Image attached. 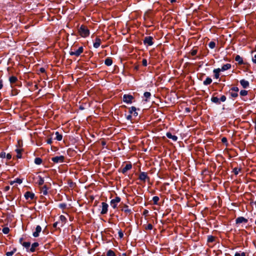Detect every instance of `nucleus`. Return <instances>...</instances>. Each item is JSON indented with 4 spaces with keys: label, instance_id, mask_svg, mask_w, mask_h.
<instances>
[{
    "label": "nucleus",
    "instance_id": "obj_1",
    "mask_svg": "<svg viewBox=\"0 0 256 256\" xmlns=\"http://www.w3.org/2000/svg\"><path fill=\"white\" fill-rule=\"evenodd\" d=\"M80 35L83 38H86L90 34V31L87 27L84 25H82L78 28Z\"/></svg>",
    "mask_w": 256,
    "mask_h": 256
},
{
    "label": "nucleus",
    "instance_id": "obj_2",
    "mask_svg": "<svg viewBox=\"0 0 256 256\" xmlns=\"http://www.w3.org/2000/svg\"><path fill=\"white\" fill-rule=\"evenodd\" d=\"M64 156H56L52 158V160L54 163H62L64 161Z\"/></svg>",
    "mask_w": 256,
    "mask_h": 256
},
{
    "label": "nucleus",
    "instance_id": "obj_3",
    "mask_svg": "<svg viewBox=\"0 0 256 256\" xmlns=\"http://www.w3.org/2000/svg\"><path fill=\"white\" fill-rule=\"evenodd\" d=\"M120 202V198L116 196L115 198L110 200V206L114 208H116L117 207L118 204Z\"/></svg>",
    "mask_w": 256,
    "mask_h": 256
},
{
    "label": "nucleus",
    "instance_id": "obj_4",
    "mask_svg": "<svg viewBox=\"0 0 256 256\" xmlns=\"http://www.w3.org/2000/svg\"><path fill=\"white\" fill-rule=\"evenodd\" d=\"M133 99V96L130 94H124L123 96V101L126 104H131Z\"/></svg>",
    "mask_w": 256,
    "mask_h": 256
},
{
    "label": "nucleus",
    "instance_id": "obj_5",
    "mask_svg": "<svg viewBox=\"0 0 256 256\" xmlns=\"http://www.w3.org/2000/svg\"><path fill=\"white\" fill-rule=\"evenodd\" d=\"M83 50H84V48H83V47L82 46H80V47L78 50H77L75 52H70V56H79L82 52H83Z\"/></svg>",
    "mask_w": 256,
    "mask_h": 256
},
{
    "label": "nucleus",
    "instance_id": "obj_6",
    "mask_svg": "<svg viewBox=\"0 0 256 256\" xmlns=\"http://www.w3.org/2000/svg\"><path fill=\"white\" fill-rule=\"evenodd\" d=\"M152 40V37L150 36H146L144 38V44H148V46H152L153 44Z\"/></svg>",
    "mask_w": 256,
    "mask_h": 256
},
{
    "label": "nucleus",
    "instance_id": "obj_7",
    "mask_svg": "<svg viewBox=\"0 0 256 256\" xmlns=\"http://www.w3.org/2000/svg\"><path fill=\"white\" fill-rule=\"evenodd\" d=\"M102 210L100 213L102 214H106L107 213L108 206L106 203L104 202H102Z\"/></svg>",
    "mask_w": 256,
    "mask_h": 256
},
{
    "label": "nucleus",
    "instance_id": "obj_8",
    "mask_svg": "<svg viewBox=\"0 0 256 256\" xmlns=\"http://www.w3.org/2000/svg\"><path fill=\"white\" fill-rule=\"evenodd\" d=\"M248 220L247 219H246V218H244V217H242V216L238 217L236 220V224H240L242 223H246L248 222Z\"/></svg>",
    "mask_w": 256,
    "mask_h": 256
},
{
    "label": "nucleus",
    "instance_id": "obj_9",
    "mask_svg": "<svg viewBox=\"0 0 256 256\" xmlns=\"http://www.w3.org/2000/svg\"><path fill=\"white\" fill-rule=\"evenodd\" d=\"M34 194L30 192H27L24 194V197L26 200H32L34 199Z\"/></svg>",
    "mask_w": 256,
    "mask_h": 256
},
{
    "label": "nucleus",
    "instance_id": "obj_10",
    "mask_svg": "<svg viewBox=\"0 0 256 256\" xmlns=\"http://www.w3.org/2000/svg\"><path fill=\"white\" fill-rule=\"evenodd\" d=\"M42 231V228L40 226H37L36 228V231L33 232L32 236L35 237L37 238L39 236L40 233Z\"/></svg>",
    "mask_w": 256,
    "mask_h": 256
},
{
    "label": "nucleus",
    "instance_id": "obj_11",
    "mask_svg": "<svg viewBox=\"0 0 256 256\" xmlns=\"http://www.w3.org/2000/svg\"><path fill=\"white\" fill-rule=\"evenodd\" d=\"M148 175L146 172H142L139 175V179L142 181H145L146 178H148Z\"/></svg>",
    "mask_w": 256,
    "mask_h": 256
},
{
    "label": "nucleus",
    "instance_id": "obj_12",
    "mask_svg": "<svg viewBox=\"0 0 256 256\" xmlns=\"http://www.w3.org/2000/svg\"><path fill=\"white\" fill-rule=\"evenodd\" d=\"M240 82L242 86L244 88H247L249 86V82L244 79L240 80Z\"/></svg>",
    "mask_w": 256,
    "mask_h": 256
},
{
    "label": "nucleus",
    "instance_id": "obj_13",
    "mask_svg": "<svg viewBox=\"0 0 256 256\" xmlns=\"http://www.w3.org/2000/svg\"><path fill=\"white\" fill-rule=\"evenodd\" d=\"M100 39L98 38H96L95 42L94 43V47L96 48H98L100 46Z\"/></svg>",
    "mask_w": 256,
    "mask_h": 256
},
{
    "label": "nucleus",
    "instance_id": "obj_14",
    "mask_svg": "<svg viewBox=\"0 0 256 256\" xmlns=\"http://www.w3.org/2000/svg\"><path fill=\"white\" fill-rule=\"evenodd\" d=\"M132 168L131 164H126L125 166L122 168V172L123 174L126 173L128 170H130Z\"/></svg>",
    "mask_w": 256,
    "mask_h": 256
},
{
    "label": "nucleus",
    "instance_id": "obj_15",
    "mask_svg": "<svg viewBox=\"0 0 256 256\" xmlns=\"http://www.w3.org/2000/svg\"><path fill=\"white\" fill-rule=\"evenodd\" d=\"M166 136L168 138L172 139L174 141H176L178 140V137L176 136L172 135L170 132H167Z\"/></svg>",
    "mask_w": 256,
    "mask_h": 256
},
{
    "label": "nucleus",
    "instance_id": "obj_16",
    "mask_svg": "<svg viewBox=\"0 0 256 256\" xmlns=\"http://www.w3.org/2000/svg\"><path fill=\"white\" fill-rule=\"evenodd\" d=\"M235 60L239 64H244L242 58L239 55L236 56Z\"/></svg>",
    "mask_w": 256,
    "mask_h": 256
},
{
    "label": "nucleus",
    "instance_id": "obj_17",
    "mask_svg": "<svg viewBox=\"0 0 256 256\" xmlns=\"http://www.w3.org/2000/svg\"><path fill=\"white\" fill-rule=\"evenodd\" d=\"M39 244L38 242H34L32 244V246L31 248H30V251L31 252H35L36 250V247H38V246Z\"/></svg>",
    "mask_w": 256,
    "mask_h": 256
},
{
    "label": "nucleus",
    "instance_id": "obj_18",
    "mask_svg": "<svg viewBox=\"0 0 256 256\" xmlns=\"http://www.w3.org/2000/svg\"><path fill=\"white\" fill-rule=\"evenodd\" d=\"M231 68V64H226L222 66V68H220L221 71H225L230 69Z\"/></svg>",
    "mask_w": 256,
    "mask_h": 256
},
{
    "label": "nucleus",
    "instance_id": "obj_19",
    "mask_svg": "<svg viewBox=\"0 0 256 256\" xmlns=\"http://www.w3.org/2000/svg\"><path fill=\"white\" fill-rule=\"evenodd\" d=\"M211 100L212 102L217 104H220V99L216 96H212L211 98Z\"/></svg>",
    "mask_w": 256,
    "mask_h": 256
},
{
    "label": "nucleus",
    "instance_id": "obj_20",
    "mask_svg": "<svg viewBox=\"0 0 256 256\" xmlns=\"http://www.w3.org/2000/svg\"><path fill=\"white\" fill-rule=\"evenodd\" d=\"M48 188L46 186H43L41 188V193L44 195H46L48 194Z\"/></svg>",
    "mask_w": 256,
    "mask_h": 256
},
{
    "label": "nucleus",
    "instance_id": "obj_21",
    "mask_svg": "<svg viewBox=\"0 0 256 256\" xmlns=\"http://www.w3.org/2000/svg\"><path fill=\"white\" fill-rule=\"evenodd\" d=\"M122 210L126 214H130L131 212V210L128 208L127 205H124L122 208Z\"/></svg>",
    "mask_w": 256,
    "mask_h": 256
},
{
    "label": "nucleus",
    "instance_id": "obj_22",
    "mask_svg": "<svg viewBox=\"0 0 256 256\" xmlns=\"http://www.w3.org/2000/svg\"><path fill=\"white\" fill-rule=\"evenodd\" d=\"M104 64L107 66H110L112 64V60L110 58H108L105 60Z\"/></svg>",
    "mask_w": 256,
    "mask_h": 256
},
{
    "label": "nucleus",
    "instance_id": "obj_23",
    "mask_svg": "<svg viewBox=\"0 0 256 256\" xmlns=\"http://www.w3.org/2000/svg\"><path fill=\"white\" fill-rule=\"evenodd\" d=\"M9 81L11 84H14L18 81V78L15 76H12L9 78Z\"/></svg>",
    "mask_w": 256,
    "mask_h": 256
},
{
    "label": "nucleus",
    "instance_id": "obj_24",
    "mask_svg": "<svg viewBox=\"0 0 256 256\" xmlns=\"http://www.w3.org/2000/svg\"><path fill=\"white\" fill-rule=\"evenodd\" d=\"M212 82V80L211 78L208 77L203 82L204 84L207 86L210 84Z\"/></svg>",
    "mask_w": 256,
    "mask_h": 256
},
{
    "label": "nucleus",
    "instance_id": "obj_25",
    "mask_svg": "<svg viewBox=\"0 0 256 256\" xmlns=\"http://www.w3.org/2000/svg\"><path fill=\"white\" fill-rule=\"evenodd\" d=\"M220 68H216V69H214V77L216 78H219V76H220V74H219V73L220 72Z\"/></svg>",
    "mask_w": 256,
    "mask_h": 256
},
{
    "label": "nucleus",
    "instance_id": "obj_26",
    "mask_svg": "<svg viewBox=\"0 0 256 256\" xmlns=\"http://www.w3.org/2000/svg\"><path fill=\"white\" fill-rule=\"evenodd\" d=\"M56 139L58 141H60L62 138V136L58 132H56Z\"/></svg>",
    "mask_w": 256,
    "mask_h": 256
},
{
    "label": "nucleus",
    "instance_id": "obj_27",
    "mask_svg": "<svg viewBox=\"0 0 256 256\" xmlns=\"http://www.w3.org/2000/svg\"><path fill=\"white\" fill-rule=\"evenodd\" d=\"M16 248H14L12 250L11 252H8L6 253V256H12L14 254V252H16Z\"/></svg>",
    "mask_w": 256,
    "mask_h": 256
},
{
    "label": "nucleus",
    "instance_id": "obj_28",
    "mask_svg": "<svg viewBox=\"0 0 256 256\" xmlns=\"http://www.w3.org/2000/svg\"><path fill=\"white\" fill-rule=\"evenodd\" d=\"M38 178L39 180H38V182H37V183L38 184L39 186H42L44 183V180L40 176H38Z\"/></svg>",
    "mask_w": 256,
    "mask_h": 256
},
{
    "label": "nucleus",
    "instance_id": "obj_29",
    "mask_svg": "<svg viewBox=\"0 0 256 256\" xmlns=\"http://www.w3.org/2000/svg\"><path fill=\"white\" fill-rule=\"evenodd\" d=\"M150 96H151V94L150 92H145L144 94V96L146 98L144 100L146 102L148 101V99L150 98Z\"/></svg>",
    "mask_w": 256,
    "mask_h": 256
},
{
    "label": "nucleus",
    "instance_id": "obj_30",
    "mask_svg": "<svg viewBox=\"0 0 256 256\" xmlns=\"http://www.w3.org/2000/svg\"><path fill=\"white\" fill-rule=\"evenodd\" d=\"M42 162V160L40 158H36L34 160V163L36 164H40Z\"/></svg>",
    "mask_w": 256,
    "mask_h": 256
},
{
    "label": "nucleus",
    "instance_id": "obj_31",
    "mask_svg": "<svg viewBox=\"0 0 256 256\" xmlns=\"http://www.w3.org/2000/svg\"><path fill=\"white\" fill-rule=\"evenodd\" d=\"M16 151L17 153V158H22V154H21V152H22V150L20 149H18V148H17L16 150Z\"/></svg>",
    "mask_w": 256,
    "mask_h": 256
},
{
    "label": "nucleus",
    "instance_id": "obj_32",
    "mask_svg": "<svg viewBox=\"0 0 256 256\" xmlns=\"http://www.w3.org/2000/svg\"><path fill=\"white\" fill-rule=\"evenodd\" d=\"M22 245L26 248L28 249L30 246V242H22Z\"/></svg>",
    "mask_w": 256,
    "mask_h": 256
},
{
    "label": "nucleus",
    "instance_id": "obj_33",
    "mask_svg": "<svg viewBox=\"0 0 256 256\" xmlns=\"http://www.w3.org/2000/svg\"><path fill=\"white\" fill-rule=\"evenodd\" d=\"M208 46L210 48L213 49L216 46V43L212 41L208 44Z\"/></svg>",
    "mask_w": 256,
    "mask_h": 256
},
{
    "label": "nucleus",
    "instance_id": "obj_34",
    "mask_svg": "<svg viewBox=\"0 0 256 256\" xmlns=\"http://www.w3.org/2000/svg\"><path fill=\"white\" fill-rule=\"evenodd\" d=\"M106 255L107 256H115V254L113 250H108Z\"/></svg>",
    "mask_w": 256,
    "mask_h": 256
},
{
    "label": "nucleus",
    "instance_id": "obj_35",
    "mask_svg": "<svg viewBox=\"0 0 256 256\" xmlns=\"http://www.w3.org/2000/svg\"><path fill=\"white\" fill-rule=\"evenodd\" d=\"M2 232L4 234H8L10 232V228L8 227L4 228L2 230Z\"/></svg>",
    "mask_w": 256,
    "mask_h": 256
},
{
    "label": "nucleus",
    "instance_id": "obj_36",
    "mask_svg": "<svg viewBox=\"0 0 256 256\" xmlns=\"http://www.w3.org/2000/svg\"><path fill=\"white\" fill-rule=\"evenodd\" d=\"M159 198L157 196H154L152 198V200L154 202V204H158V201L159 200Z\"/></svg>",
    "mask_w": 256,
    "mask_h": 256
},
{
    "label": "nucleus",
    "instance_id": "obj_37",
    "mask_svg": "<svg viewBox=\"0 0 256 256\" xmlns=\"http://www.w3.org/2000/svg\"><path fill=\"white\" fill-rule=\"evenodd\" d=\"M230 94L232 98H236L238 96V94L237 92H234L232 91V92H230Z\"/></svg>",
    "mask_w": 256,
    "mask_h": 256
},
{
    "label": "nucleus",
    "instance_id": "obj_38",
    "mask_svg": "<svg viewBox=\"0 0 256 256\" xmlns=\"http://www.w3.org/2000/svg\"><path fill=\"white\" fill-rule=\"evenodd\" d=\"M240 94L242 96H246L248 94V91L246 90H242L240 92Z\"/></svg>",
    "mask_w": 256,
    "mask_h": 256
},
{
    "label": "nucleus",
    "instance_id": "obj_39",
    "mask_svg": "<svg viewBox=\"0 0 256 256\" xmlns=\"http://www.w3.org/2000/svg\"><path fill=\"white\" fill-rule=\"evenodd\" d=\"M240 171V168H234L233 170V172H234V174H236V175H237L238 174L239 172Z\"/></svg>",
    "mask_w": 256,
    "mask_h": 256
},
{
    "label": "nucleus",
    "instance_id": "obj_40",
    "mask_svg": "<svg viewBox=\"0 0 256 256\" xmlns=\"http://www.w3.org/2000/svg\"><path fill=\"white\" fill-rule=\"evenodd\" d=\"M60 219L62 221V222H64V223L66 222V218L64 216H62V215L60 216Z\"/></svg>",
    "mask_w": 256,
    "mask_h": 256
},
{
    "label": "nucleus",
    "instance_id": "obj_41",
    "mask_svg": "<svg viewBox=\"0 0 256 256\" xmlns=\"http://www.w3.org/2000/svg\"><path fill=\"white\" fill-rule=\"evenodd\" d=\"M66 206V204L64 203L60 204L58 205V207L62 209H64Z\"/></svg>",
    "mask_w": 256,
    "mask_h": 256
},
{
    "label": "nucleus",
    "instance_id": "obj_42",
    "mask_svg": "<svg viewBox=\"0 0 256 256\" xmlns=\"http://www.w3.org/2000/svg\"><path fill=\"white\" fill-rule=\"evenodd\" d=\"M134 111H136V108L134 107V106H132L130 108V114H132V113L134 112Z\"/></svg>",
    "mask_w": 256,
    "mask_h": 256
},
{
    "label": "nucleus",
    "instance_id": "obj_43",
    "mask_svg": "<svg viewBox=\"0 0 256 256\" xmlns=\"http://www.w3.org/2000/svg\"><path fill=\"white\" fill-rule=\"evenodd\" d=\"M234 256H246V254L244 252L241 253L236 252Z\"/></svg>",
    "mask_w": 256,
    "mask_h": 256
},
{
    "label": "nucleus",
    "instance_id": "obj_44",
    "mask_svg": "<svg viewBox=\"0 0 256 256\" xmlns=\"http://www.w3.org/2000/svg\"><path fill=\"white\" fill-rule=\"evenodd\" d=\"M152 225L150 224H149L147 225V226L146 227V230H151L152 229Z\"/></svg>",
    "mask_w": 256,
    "mask_h": 256
},
{
    "label": "nucleus",
    "instance_id": "obj_45",
    "mask_svg": "<svg viewBox=\"0 0 256 256\" xmlns=\"http://www.w3.org/2000/svg\"><path fill=\"white\" fill-rule=\"evenodd\" d=\"M214 240V238L212 236H208V242H212Z\"/></svg>",
    "mask_w": 256,
    "mask_h": 256
},
{
    "label": "nucleus",
    "instance_id": "obj_46",
    "mask_svg": "<svg viewBox=\"0 0 256 256\" xmlns=\"http://www.w3.org/2000/svg\"><path fill=\"white\" fill-rule=\"evenodd\" d=\"M231 91L234 92H238L239 90L238 87H233L230 90Z\"/></svg>",
    "mask_w": 256,
    "mask_h": 256
},
{
    "label": "nucleus",
    "instance_id": "obj_47",
    "mask_svg": "<svg viewBox=\"0 0 256 256\" xmlns=\"http://www.w3.org/2000/svg\"><path fill=\"white\" fill-rule=\"evenodd\" d=\"M226 96H222L220 97V101H222V102H225V101L226 100Z\"/></svg>",
    "mask_w": 256,
    "mask_h": 256
},
{
    "label": "nucleus",
    "instance_id": "obj_48",
    "mask_svg": "<svg viewBox=\"0 0 256 256\" xmlns=\"http://www.w3.org/2000/svg\"><path fill=\"white\" fill-rule=\"evenodd\" d=\"M6 152H2L0 154V157L1 158H6Z\"/></svg>",
    "mask_w": 256,
    "mask_h": 256
},
{
    "label": "nucleus",
    "instance_id": "obj_49",
    "mask_svg": "<svg viewBox=\"0 0 256 256\" xmlns=\"http://www.w3.org/2000/svg\"><path fill=\"white\" fill-rule=\"evenodd\" d=\"M142 65L144 66H147V60L146 59H143L142 61Z\"/></svg>",
    "mask_w": 256,
    "mask_h": 256
},
{
    "label": "nucleus",
    "instance_id": "obj_50",
    "mask_svg": "<svg viewBox=\"0 0 256 256\" xmlns=\"http://www.w3.org/2000/svg\"><path fill=\"white\" fill-rule=\"evenodd\" d=\"M252 61L254 63L256 64V54H255L252 58Z\"/></svg>",
    "mask_w": 256,
    "mask_h": 256
},
{
    "label": "nucleus",
    "instance_id": "obj_51",
    "mask_svg": "<svg viewBox=\"0 0 256 256\" xmlns=\"http://www.w3.org/2000/svg\"><path fill=\"white\" fill-rule=\"evenodd\" d=\"M15 182L18 184H20L22 182V180L20 178H16V180H15Z\"/></svg>",
    "mask_w": 256,
    "mask_h": 256
},
{
    "label": "nucleus",
    "instance_id": "obj_52",
    "mask_svg": "<svg viewBox=\"0 0 256 256\" xmlns=\"http://www.w3.org/2000/svg\"><path fill=\"white\" fill-rule=\"evenodd\" d=\"M6 158L8 159V160H10L11 158H12V156L10 154H8L6 156Z\"/></svg>",
    "mask_w": 256,
    "mask_h": 256
},
{
    "label": "nucleus",
    "instance_id": "obj_53",
    "mask_svg": "<svg viewBox=\"0 0 256 256\" xmlns=\"http://www.w3.org/2000/svg\"><path fill=\"white\" fill-rule=\"evenodd\" d=\"M197 53V50H193L192 52H191V54L192 56H195Z\"/></svg>",
    "mask_w": 256,
    "mask_h": 256
},
{
    "label": "nucleus",
    "instance_id": "obj_54",
    "mask_svg": "<svg viewBox=\"0 0 256 256\" xmlns=\"http://www.w3.org/2000/svg\"><path fill=\"white\" fill-rule=\"evenodd\" d=\"M222 142L223 143L226 142H227L226 138H225V137L222 138Z\"/></svg>",
    "mask_w": 256,
    "mask_h": 256
},
{
    "label": "nucleus",
    "instance_id": "obj_55",
    "mask_svg": "<svg viewBox=\"0 0 256 256\" xmlns=\"http://www.w3.org/2000/svg\"><path fill=\"white\" fill-rule=\"evenodd\" d=\"M52 142V140L51 138H48V140H47V143L48 144H51Z\"/></svg>",
    "mask_w": 256,
    "mask_h": 256
},
{
    "label": "nucleus",
    "instance_id": "obj_56",
    "mask_svg": "<svg viewBox=\"0 0 256 256\" xmlns=\"http://www.w3.org/2000/svg\"><path fill=\"white\" fill-rule=\"evenodd\" d=\"M132 117V114H130L126 116V119L128 120H131Z\"/></svg>",
    "mask_w": 256,
    "mask_h": 256
},
{
    "label": "nucleus",
    "instance_id": "obj_57",
    "mask_svg": "<svg viewBox=\"0 0 256 256\" xmlns=\"http://www.w3.org/2000/svg\"><path fill=\"white\" fill-rule=\"evenodd\" d=\"M118 235L120 238H122L124 236L123 233L121 231L118 232Z\"/></svg>",
    "mask_w": 256,
    "mask_h": 256
},
{
    "label": "nucleus",
    "instance_id": "obj_58",
    "mask_svg": "<svg viewBox=\"0 0 256 256\" xmlns=\"http://www.w3.org/2000/svg\"><path fill=\"white\" fill-rule=\"evenodd\" d=\"M3 84H2V80H0V90H1L2 88Z\"/></svg>",
    "mask_w": 256,
    "mask_h": 256
},
{
    "label": "nucleus",
    "instance_id": "obj_59",
    "mask_svg": "<svg viewBox=\"0 0 256 256\" xmlns=\"http://www.w3.org/2000/svg\"><path fill=\"white\" fill-rule=\"evenodd\" d=\"M133 115L134 116H136L138 115V114L137 112H136V111H134L133 113H132Z\"/></svg>",
    "mask_w": 256,
    "mask_h": 256
},
{
    "label": "nucleus",
    "instance_id": "obj_60",
    "mask_svg": "<svg viewBox=\"0 0 256 256\" xmlns=\"http://www.w3.org/2000/svg\"><path fill=\"white\" fill-rule=\"evenodd\" d=\"M5 190L8 191L10 189V186H6L4 188Z\"/></svg>",
    "mask_w": 256,
    "mask_h": 256
},
{
    "label": "nucleus",
    "instance_id": "obj_61",
    "mask_svg": "<svg viewBox=\"0 0 256 256\" xmlns=\"http://www.w3.org/2000/svg\"><path fill=\"white\" fill-rule=\"evenodd\" d=\"M22 240H23V238H20V240H19V242H20V243L22 244Z\"/></svg>",
    "mask_w": 256,
    "mask_h": 256
},
{
    "label": "nucleus",
    "instance_id": "obj_62",
    "mask_svg": "<svg viewBox=\"0 0 256 256\" xmlns=\"http://www.w3.org/2000/svg\"><path fill=\"white\" fill-rule=\"evenodd\" d=\"M15 182H15V180L11 181V182H10V185H12V184H14Z\"/></svg>",
    "mask_w": 256,
    "mask_h": 256
},
{
    "label": "nucleus",
    "instance_id": "obj_63",
    "mask_svg": "<svg viewBox=\"0 0 256 256\" xmlns=\"http://www.w3.org/2000/svg\"><path fill=\"white\" fill-rule=\"evenodd\" d=\"M148 210H144V214H148Z\"/></svg>",
    "mask_w": 256,
    "mask_h": 256
},
{
    "label": "nucleus",
    "instance_id": "obj_64",
    "mask_svg": "<svg viewBox=\"0 0 256 256\" xmlns=\"http://www.w3.org/2000/svg\"><path fill=\"white\" fill-rule=\"evenodd\" d=\"M40 70L42 72H44V68H40Z\"/></svg>",
    "mask_w": 256,
    "mask_h": 256
}]
</instances>
